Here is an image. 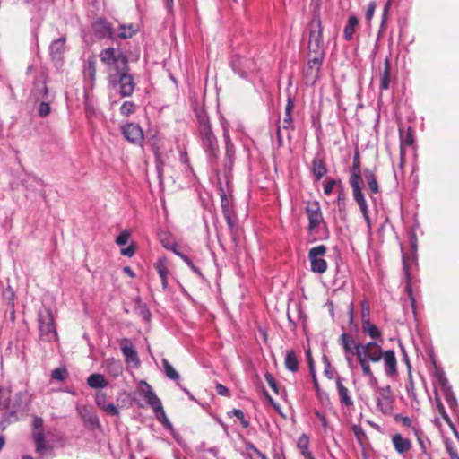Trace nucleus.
Instances as JSON below:
<instances>
[{
	"instance_id": "1",
	"label": "nucleus",
	"mask_w": 459,
	"mask_h": 459,
	"mask_svg": "<svg viewBox=\"0 0 459 459\" xmlns=\"http://www.w3.org/2000/svg\"><path fill=\"white\" fill-rule=\"evenodd\" d=\"M198 132L201 146L210 162L215 161L219 156V145L212 126L206 116H198Z\"/></svg>"
},
{
	"instance_id": "2",
	"label": "nucleus",
	"mask_w": 459,
	"mask_h": 459,
	"mask_svg": "<svg viewBox=\"0 0 459 459\" xmlns=\"http://www.w3.org/2000/svg\"><path fill=\"white\" fill-rule=\"evenodd\" d=\"M100 58L107 67L108 80L125 70H130L126 56L119 48H105L100 53Z\"/></svg>"
},
{
	"instance_id": "3",
	"label": "nucleus",
	"mask_w": 459,
	"mask_h": 459,
	"mask_svg": "<svg viewBox=\"0 0 459 459\" xmlns=\"http://www.w3.org/2000/svg\"><path fill=\"white\" fill-rule=\"evenodd\" d=\"M360 182H361L360 166H359V160H357V157H355L353 164H352L351 175L350 178V185L352 189L353 198L359 207V210H360L362 216L367 223L368 228L370 229L371 221H370V218L368 215V204H367L365 196L362 193Z\"/></svg>"
},
{
	"instance_id": "4",
	"label": "nucleus",
	"mask_w": 459,
	"mask_h": 459,
	"mask_svg": "<svg viewBox=\"0 0 459 459\" xmlns=\"http://www.w3.org/2000/svg\"><path fill=\"white\" fill-rule=\"evenodd\" d=\"M308 50L310 54H325L323 28L319 15H314L309 24Z\"/></svg>"
},
{
	"instance_id": "5",
	"label": "nucleus",
	"mask_w": 459,
	"mask_h": 459,
	"mask_svg": "<svg viewBox=\"0 0 459 459\" xmlns=\"http://www.w3.org/2000/svg\"><path fill=\"white\" fill-rule=\"evenodd\" d=\"M30 403V394L27 391H20L17 392L11 401V406L9 407L8 415H4L3 420L1 421V425H3V429L4 428L5 422H10L12 420H16V414L21 411H25L28 410L29 405Z\"/></svg>"
},
{
	"instance_id": "6",
	"label": "nucleus",
	"mask_w": 459,
	"mask_h": 459,
	"mask_svg": "<svg viewBox=\"0 0 459 459\" xmlns=\"http://www.w3.org/2000/svg\"><path fill=\"white\" fill-rule=\"evenodd\" d=\"M129 71L125 70L108 79L109 85L117 90L122 97H129L134 91V80Z\"/></svg>"
},
{
	"instance_id": "7",
	"label": "nucleus",
	"mask_w": 459,
	"mask_h": 459,
	"mask_svg": "<svg viewBox=\"0 0 459 459\" xmlns=\"http://www.w3.org/2000/svg\"><path fill=\"white\" fill-rule=\"evenodd\" d=\"M38 316L40 338L46 342H52L56 340L57 333L51 310L49 308H45L40 310Z\"/></svg>"
},
{
	"instance_id": "8",
	"label": "nucleus",
	"mask_w": 459,
	"mask_h": 459,
	"mask_svg": "<svg viewBox=\"0 0 459 459\" xmlns=\"http://www.w3.org/2000/svg\"><path fill=\"white\" fill-rule=\"evenodd\" d=\"M230 66L233 72L243 79L248 78L256 70V64L253 58L238 55L232 56Z\"/></svg>"
},
{
	"instance_id": "9",
	"label": "nucleus",
	"mask_w": 459,
	"mask_h": 459,
	"mask_svg": "<svg viewBox=\"0 0 459 459\" xmlns=\"http://www.w3.org/2000/svg\"><path fill=\"white\" fill-rule=\"evenodd\" d=\"M326 253V247L319 245L312 247L308 252L310 269L313 273L322 274L327 270V263L324 259Z\"/></svg>"
},
{
	"instance_id": "10",
	"label": "nucleus",
	"mask_w": 459,
	"mask_h": 459,
	"mask_svg": "<svg viewBox=\"0 0 459 459\" xmlns=\"http://www.w3.org/2000/svg\"><path fill=\"white\" fill-rule=\"evenodd\" d=\"M306 214L308 219V230L313 233H319L320 228H326L318 202L309 204L306 208Z\"/></svg>"
},
{
	"instance_id": "11",
	"label": "nucleus",
	"mask_w": 459,
	"mask_h": 459,
	"mask_svg": "<svg viewBox=\"0 0 459 459\" xmlns=\"http://www.w3.org/2000/svg\"><path fill=\"white\" fill-rule=\"evenodd\" d=\"M43 427V419L34 416L32 420V437L35 442L36 453L39 454L40 457L43 456L44 451L48 448Z\"/></svg>"
},
{
	"instance_id": "12",
	"label": "nucleus",
	"mask_w": 459,
	"mask_h": 459,
	"mask_svg": "<svg viewBox=\"0 0 459 459\" xmlns=\"http://www.w3.org/2000/svg\"><path fill=\"white\" fill-rule=\"evenodd\" d=\"M359 359L373 363L379 362L382 359L384 351L378 342L371 341L362 343V346H359Z\"/></svg>"
},
{
	"instance_id": "13",
	"label": "nucleus",
	"mask_w": 459,
	"mask_h": 459,
	"mask_svg": "<svg viewBox=\"0 0 459 459\" xmlns=\"http://www.w3.org/2000/svg\"><path fill=\"white\" fill-rule=\"evenodd\" d=\"M30 98L35 101L52 100L54 99V95L49 92L46 85V76L44 74H39L35 79L30 92Z\"/></svg>"
},
{
	"instance_id": "14",
	"label": "nucleus",
	"mask_w": 459,
	"mask_h": 459,
	"mask_svg": "<svg viewBox=\"0 0 459 459\" xmlns=\"http://www.w3.org/2000/svg\"><path fill=\"white\" fill-rule=\"evenodd\" d=\"M121 133L133 144L141 145L143 142V131L136 123H126L121 127Z\"/></svg>"
},
{
	"instance_id": "15",
	"label": "nucleus",
	"mask_w": 459,
	"mask_h": 459,
	"mask_svg": "<svg viewBox=\"0 0 459 459\" xmlns=\"http://www.w3.org/2000/svg\"><path fill=\"white\" fill-rule=\"evenodd\" d=\"M136 393L140 394L146 402V403L155 410L162 404L160 399L156 395L152 387L144 380H142L137 387Z\"/></svg>"
},
{
	"instance_id": "16",
	"label": "nucleus",
	"mask_w": 459,
	"mask_h": 459,
	"mask_svg": "<svg viewBox=\"0 0 459 459\" xmlns=\"http://www.w3.org/2000/svg\"><path fill=\"white\" fill-rule=\"evenodd\" d=\"M221 206L228 227L231 230L235 225V213L231 197L228 196L222 186L220 187Z\"/></svg>"
},
{
	"instance_id": "17",
	"label": "nucleus",
	"mask_w": 459,
	"mask_h": 459,
	"mask_svg": "<svg viewBox=\"0 0 459 459\" xmlns=\"http://www.w3.org/2000/svg\"><path fill=\"white\" fill-rule=\"evenodd\" d=\"M120 349L125 358V361L128 365L134 368H138L140 366V359L137 351L129 339L123 338L120 341Z\"/></svg>"
},
{
	"instance_id": "18",
	"label": "nucleus",
	"mask_w": 459,
	"mask_h": 459,
	"mask_svg": "<svg viewBox=\"0 0 459 459\" xmlns=\"http://www.w3.org/2000/svg\"><path fill=\"white\" fill-rule=\"evenodd\" d=\"M393 397L390 391V386L381 387L378 389V395L377 397V405L379 411L384 414H391L393 411Z\"/></svg>"
},
{
	"instance_id": "19",
	"label": "nucleus",
	"mask_w": 459,
	"mask_h": 459,
	"mask_svg": "<svg viewBox=\"0 0 459 459\" xmlns=\"http://www.w3.org/2000/svg\"><path fill=\"white\" fill-rule=\"evenodd\" d=\"M95 403L105 413L114 417H119L120 411L117 405L113 403H108V395L105 392L97 391L95 393Z\"/></svg>"
},
{
	"instance_id": "20",
	"label": "nucleus",
	"mask_w": 459,
	"mask_h": 459,
	"mask_svg": "<svg viewBox=\"0 0 459 459\" xmlns=\"http://www.w3.org/2000/svg\"><path fill=\"white\" fill-rule=\"evenodd\" d=\"M335 385L341 405L348 409L353 408L354 402L349 389L343 385V378L337 376Z\"/></svg>"
},
{
	"instance_id": "21",
	"label": "nucleus",
	"mask_w": 459,
	"mask_h": 459,
	"mask_svg": "<svg viewBox=\"0 0 459 459\" xmlns=\"http://www.w3.org/2000/svg\"><path fill=\"white\" fill-rule=\"evenodd\" d=\"M92 29L94 33L100 38L116 39V29L106 20L98 19L92 24Z\"/></svg>"
},
{
	"instance_id": "22",
	"label": "nucleus",
	"mask_w": 459,
	"mask_h": 459,
	"mask_svg": "<svg viewBox=\"0 0 459 459\" xmlns=\"http://www.w3.org/2000/svg\"><path fill=\"white\" fill-rule=\"evenodd\" d=\"M339 341L345 355H355L357 359H359V351H360L359 346H362L361 342H356L347 333H342Z\"/></svg>"
},
{
	"instance_id": "23",
	"label": "nucleus",
	"mask_w": 459,
	"mask_h": 459,
	"mask_svg": "<svg viewBox=\"0 0 459 459\" xmlns=\"http://www.w3.org/2000/svg\"><path fill=\"white\" fill-rule=\"evenodd\" d=\"M65 37H60L50 44L49 52L56 65H61L63 61L65 50Z\"/></svg>"
},
{
	"instance_id": "24",
	"label": "nucleus",
	"mask_w": 459,
	"mask_h": 459,
	"mask_svg": "<svg viewBox=\"0 0 459 459\" xmlns=\"http://www.w3.org/2000/svg\"><path fill=\"white\" fill-rule=\"evenodd\" d=\"M223 139L225 143V166L230 170L235 160V147L226 126H223Z\"/></svg>"
},
{
	"instance_id": "25",
	"label": "nucleus",
	"mask_w": 459,
	"mask_h": 459,
	"mask_svg": "<svg viewBox=\"0 0 459 459\" xmlns=\"http://www.w3.org/2000/svg\"><path fill=\"white\" fill-rule=\"evenodd\" d=\"M384 370L387 377L397 374V359L393 350H386L383 352Z\"/></svg>"
},
{
	"instance_id": "26",
	"label": "nucleus",
	"mask_w": 459,
	"mask_h": 459,
	"mask_svg": "<svg viewBox=\"0 0 459 459\" xmlns=\"http://www.w3.org/2000/svg\"><path fill=\"white\" fill-rule=\"evenodd\" d=\"M315 56L311 57L307 62V75L311 76L314 81H316L320 73L321 65L325 57V54H314Z\"/></svg>"
},
{
	"instance_id": "27",
	"label": "nucleus",
	"mask_w": 459,
	"mask_h": 459,
	"mask_svg": "<svg viewBox=\"0 0 459 459\" xmlns=\"http://www.w3.org/2000/svg\"><path fill=\"white\" fill-rule=\"evenodd\" d=\"M102 368L108 374H109L114 378H117L119 376H121L124 370L122 362L114 358H108L105 359L102 364Z\"/></svg>"
},
{
	"instance_id": "28",
	"label": "nucleus",
	"mask_w": 459,
	"mask_h": 459,
	"mask_svg": "<svg viewBox=\"0 0 459 459\" xmlns=\"http://www.w3.org/2000/svg\"><path fill=\"white\" fill-rule=\"evenodd\" d=\"M392 444L395 451L400 455L409 452L412 446L411 440L403 437L401 434L392 436Z\"/></svg>"
},
{
	"instance_id": "29",
	"label": "nucleus",
	"mask_w": 459,
	"mask_h": 459,
	"mask_svg": "<svg viewBox=\"0 0 459 459\" xmlns=\"http://www.w3.org/2000/svg\"><path fill=\"white\" fill-rule=\"evenodd\" d=\"M359 26V21L357 16L351 15L348 17L346 24L343 28V39L346 41H351Z\"/></svg>"
},
{
	"instance_id": "30",
	"label": "nucleus",
	"mask_w": 459,
	"mask_h": 459,
	"mask_svg": "<svg viewBox=\"0 0 459 459\" xmlns=\"http://www.w3.org/2000/svg\"><path fill=\"white\" fill-rule=\"evenodd\" d=\"M138 31V27L134 24H119L116 29V39H129L132 38Z\"/></svg>"
},
{
	"instance_id": "31",
	"label": "nucleus",
	"mask_w": 459,
	"mask_h": 459,
	"mask_svg": "<svg viewBox=\"0 0 459 459\" xmlns=\"http://www.w3.org/2000/svg\"><path fill=\"white\" fill-rule=\"evenodd\" d=\"M153 412L155 414L157 420L160 422L164 426V428L168 429L172 435H175V429L171 422L168 419L162 404H160L159 408H155V410H153Z\"/></svg>"
},
{
	"instance_id": "32",
	"label": "nucleus",
	"mask_w": 459,
	"mask_h": 459,
	"mask_svg": "<svg viewBox=\"0 0 459 459\" xmlns=\"http://www.w3.org/2000/svg\"><path fill=\"white\" fill-rule=\"evenodd\" d=\"M361 328L364 333L368 334L373 341L382 342V333L379 328L371 322H366V324L361 325Z\"/></svg>"
},
{
	"instance_id": "33",
	"label": "nucleus",
	"mask_w": 459,
	"mask_h": 459,
	"mask_svg": "<svg viewBox=\"0 0 459 459\" xmlns=\"http://www.w3.org/2000/svg\"><path fill=\"white\" fill-rule=\"evenodd\" d=\"M87 385L91 388L97 389V388L107 387L108 383L103 375L99 374V373H94L88 377Z\"/></svg>"
},
{
	"instance_id": "34",
	"label": "nucleus",
	"mask_w": 459,
	"mask_h": 459,
	"mask_svg": "<svg viewBox=\"0 0 459 459\" xmlns=\"http://www.w3.org/2000/svg\"><path fill=\"white\" fill-rule=\"evenodd\" d=\"M12 389L10 385L0 386V410H9L11 406Z\"/></svg>"
},
{
	"instance_id": "35",
	"label": "nucleus",
	"mask_w": 459,
	"mask_h": 459,
	"mask_svg": "<svg viewBox=\"0 0 459 459\" xmlns=\"http://www.w3.org/2000/svg\"><path fill=\"white\" fill-rule=\"evenodd\" d=\"M155 269L157 270L162 283L163 290H166L168 287V281H167V276L169 273L168 268H167V262L165 258H160L155 263Z\"/></svg>"
},
{
	"instance_id": "36",
	"label": "nucleus",
	"mask_w": 459,
	"mask_h": 459,
	"mask_svg": "<svg viewBox=\"0 0 459 459\" xmlns=\"http://www.w3.org/2000/svg\"><path fill=\"white\" fill-rule=\"evenodd\" d=\"M284 364L287 369L291 372H296L299 369V362L297 356L293 351H287L284 359Z\"/></svg>"
},
{
	"instance_id": "37",
	"label": "nucleus",
	"mask_w": 459,
	"mask_h": 459,
	"mask_svg": "<svg viewBox=\"0 0 459 459\" xmlns=\"http://www.w3.org/2000/svg\"><path fill=\"white\" fill-rule=\"evenodd\" d=\"M312 171L317 180L321 179L327 172L324 161L315 158L312 161Z\"/></svg>"
},
{
	"instance_id": "38",
	"label": "nucleus",
	"mask_w": 459,
	"mask_h": 459,
	"mask_svg": "<svg viewBox=\"0 0 459 459\" xmlns=\"http://www.w3.org/2000/svg\"><path fill=\"white\" fill-rule=\"evenodd\" d=\"M364 177L372 194H377L379 190L375 174L368 169H364Z\"/></svg>"
},
{
	"instance_id": "39",
	"label": "nucleus",
	"mask_w": 459,
	"mask_h": 459,
	"mask_svg": "<svg viewBox=\"0 0 459 459\" xmlns=\"http://www.w3.org/2000/svg\"><path fill=\"white\" fill-rule=\"evenodd\" d=\"M390 85V60L389 58H385V67L383 74L381 75V82H380V90H387Z\"/></svg>"
},
{
	"instance_id": "40",
	"label": "nucleus",
	"mask_w": 459,
	"mask_h": 459,
	"mask_svg": "<svg viewBox=\"0 0 459 459\" xmlns=\"http://www.w3.org/2000/svg\"><path fill=\"white\" fill-rule=\"evenodd\" d=\"M81 416L82 420L88 426L91 428H99L100 426L99 417L95 413H91L87 410H84L81 412Z\"/></svg>"
},
{
	"instance_id": "41",
	"label": "nucleus",
	"mask_w": 459,
	"mask_h": 459,
	"mask_svg": "<svg viewBox=\"0 0 459 459\" xmlns=\"http://www.w3.org/2000/svg\"><path fill=\"white\" fill-rule=\"evenodd\" d=\"M162 366L164 374L171 380L179 379L178 372L169 364L167 359H162Z\"/></svg>"
},
{
	"instance_id": "42",
	"label": "nucleus",
	"mask_w": 459,
	"mask_h": 459,
	"mask_svg": "<svg viewBox=\"0 0 459 459\" xmlns=\"http://www.w3.org/2000/svg\"><path fill=\"white\" fill-rule=\"evenodd\" d=\"M441 391H442L444 397H445L446 403H448V405L451 408L456 406L457 401H456L455 394L452 390V387L450 385H447L446 387L441 388Z\"/></svg>"
},
{
	"instance_id": "43",
	"label": "nucleus",
	"mask_w": 459,
	"mask_h": 459,
	"mask_svg": "<svg viewBox=\"0 0 459 459\" xmlns=\"http://www.w3.org/2000/svg\"><path fill=\"white\" fill-rule=\"evenodd\" d=\"M434 377L437 383L439 385L440 389L449 385L448 379L446 378V374L442 369L436 368Z\"/></svg>"
},
{
	"instance_id": "44",
	"label": "nucleus",
	"mask_w": 459,
	"mask_h": 459,
	"mask_svg": "<svg viewBox=\"0 0 459 459\" xmlns=\"http://www.w3.org/2000/svg\"><path fill=\"white\" fill-rule=\"evenodd\" d=\"M351 429L357 441L362 446L367 438V435L363 428L360 425H353Z\"/></svg>"
},
{
	"instance_id": "45",
	"label": "nucleus",
	"mask_w": 459,
	"mask_h": 459,
	"mask_svg": "<svg viewBox=\"0 0 459 459\" xmlns=\"http://www.w3.org/2000/svg\"><path fill=\"white\" fill-rule=\"evenodd\" d=\"M358 361L359 363V366L361 367L363 376L368 377L370 379L376 381V378L373 376V373H372V370H371V368L369 365L370 361H367V360L361 359H358Z\"/></svg>"
},
{
	"instance_id": "46",
	"label": "nucleus",
	"mask_w": 459,
	"mask_h": 459,
	"mask_svg": "<svg viewBox=\"0 0 459 459\" xmlns=\"http://www.w3.org/2000/svg\"><path fill=\"white\" fill-rule=\"evenodd\" d=\"M230 417L235 416L239 420L243 428L247 429L249 427V421L246 420L244 412L239 409H234L228 413Z\"/></svg>"
},
{
	"instance_id": "47",
	"label": "nucleus",
	"mask_w": 459,
	"mask_h": 459,
	"mask_svg": "<svg viewBox=\"0 0 459 459\" xmlns=\"http://www.w3.org/2000/svg\"><path fill=\"white\" fill-rule=\"evenodd\" d=\"M135 110V104L132 101H124L120 107V113L124 117H129Z\"/></svg>"
},
{
	"instance_id": "48",
	"label": "nucleus",
	"mask_w": 459,
	"mask_h": 459,
	"mask_svg": "<svg viewBox=\"0 0 459 459\" xmlns=\"http://www.w3.org/2000/svg\"><path fill=\"white\" fill-rule=\"evenodd\" d=\"M68 376V372L65 368H55L51 372V377L56 381H64Z\"/></svg>"
},
{
	"instance_id": "49",
	"label": "nucleus",
	"mask_w": 459,
	"mask_h": 459,
	"mask_svg": "<svg viewBox=\"0 0 459 459\" xmlns=\"http://www.w3.org/2000/svg\"><path fill=\"white\" fill-rule=\"evenodd\" d=\"M366 322L370 321V308L369 305L367 301L363 300L361 302V325L366 324Z\"/></svg>"
},
{
	"instance_id": "50",
	"label": "nucleus",
	"mask_w": 459,
	"mask_h": 459,
	"mask_svg": "<svg viewBox=\"0 0 459 459\" xmlns=\"http://www.w3.org/2000/svg\"><path fill=\"white\" fill-rule=\"evenodd\" d=\"M95 65H96V63H95V60L93 57L88 59L85 73L89 76L91 81H94V79H95V74H96Z\"/></svg>"
},
{
	"instance_id": "51",
	"label": "nucleus",
	"mask_w": 459,
	"mask_h": 459,
	"mask_svg": "<svg viewBox=\"0 0 459 459\" xmlns=\"http://www.w3.org/2000/svg\"><path fill=\"white\" fill-rule=\"evenodd\" d=\"M50 100H39V115L40 117H46L50 113V106H49Z\"/></svg>"
},
{
	"instance_id": "52",
	"label": "nucleus",
	"mask_w": 459,
	"mask_h": 459,
	"mask_svg": "<svg viewBox=\"0 0 459 459\" xmlns=\"http://www.w3.org/2000/svg\"><path fill=\"white\" fill-rule=\"evenodd\" d=\"M323 363L325 366V368H324L325 376L327 378L332 379L333 377V371L331 363L326 356H323Z\"/></svg>"
},
{
	"instance_id": "53",
	"label": "nucleus",
	"mask_w": 459,
	"mask_h": 459,
	"mask_svg": "<svg viewBox=\"0 0 459 459\" xmlns=\"http://www.w3.org/2000/svg\"><path fill=\"white\" fill-rule=\"evenodd\" d=\"M297 446L300 450H305L309 447V437L307 434H302L297 442Z\"/></svg>"
},
{
	"instance_id": "54",
	"label": "nucleus",
	"mask_w": 459,
	"mask_h": 459,
	"mask_svg": "<svg viewBox=\"0 0 459 459\" xmlns=\"http://www.w3.org/2000/svg\"><path fill=\"white\" fill-rule=\"evenodd\" d=\"M130 232L128 230L122 231L116 238V243L118 246H124L128 242Z\"/></svg>"
},
{
	"instance_id": "55",
	"label": "nucleus",
	"mask_w": 459,
	"mask_h": 459,
	"mask_svg": "<svg viewBox=\"0 0 459 459\" xmlns=\"http://www.w3.org/2000/svg\"><path fill=\"white\" fill-rule=\"evenodd\" d=\"M446 450L448 453L451 459H459V455H458L456 449L452 442H450V441L446 442Z\"/></svg>"
},
{
	"instance_id": "56",
	"label": "nucleus",
	"mask_w": 459,
	"mask_h": 459,
	"mask_svg": "<svg viewBox=\"0 0 459 459\" xmlns=\"http://www.w3.org/2000/svg\"><path fill=\"white\" fill-rule=\"evenodd\" d=\"M338 181L335 180V179H330L326 182V184L324 186V194L326 195H329L334 186L337 185Z\"/></svg>"
},
{
	"instance_id": "57",
	"label": "nucleus",
	"mask_w": 459,
	"mask_h": 459,
	"mask_svg": "<svg viewBox=\"0 0 459 459\" xmlns=\"http://www.w3.org/2000/svg\"><path fill=\"white\" fill-rule=\"evenodd\" d=\"M337 205H338L340 212L345 210L346 200H345V195H344L342 189H340V191H339V195L337 197Z\"/></svg>"
},
{
	"instance_id": "58",
	"label": "nucleus",
	"mask_w": 459,
	"mask_h": 459,
	"mask_svg": "<svg viewBox=\"0 0 459 459\" xmlns=\"http://www.w3.org/2000/svg\"><path fill=\"white\" fill-rule=\"evenodd\" d=\"M264 378L267 382V384L269 385V386L275 392V393H278V388H277V383L273 377V376L270 373H266L264 375Z\"/></svg>"
},
{
	"instance_id": "59",
	"label": "nucleus",
	"mask_w": 459,
	"mask_h": 459,
	"mask_svg": "<svg viewBox=\"0 0 459 459\" xmlns=\"http://www.w3.org/2000/svg\"><path fill=\"white\" fill-rule=\"evenodd\" d=\"M375 10H376L375 2H370L368 5V8L366 10V14H365L367 21H368V22L371 21L372 17L374 16Z\"/></svg>"
},
{
	"instance_id": "60",
	"label": "nucleus",
	"mask_w": 459,
	"mask_h": 459,
	"mask_svg": "<svg viewBox=\"0 0 459 459\" xmlns=\"http://www.w3.org/2000/svg\"><path fill=\"white\" fill-rule=\"evenodd\" d=\"M216 392L219 395L229 397L230 395L229 389L222 384L216 385Z\"/></svg>"
},
{
	"instance_id": "61",
	"label": "nucleus",
	"mask_w": 459,
	"mask_h": 459,
	"mask_svg": "<svg viewBox=\"0 0 459 459\" xmlns=\"http://www.w3.org/2000/svg\"><path fill=\"white\" fill-rule=\"evenodd\" d=\"M309 370H310V374H311V377H312L314 386H315L316 389H318L319 384H318V381H317V378H316V372H315V369H314L313 361H312V359L310 357H309Z\"/></svg>"
},
{
	"instance_id": "62",
	"label": "nucleus",
	"mask_w": 459,
	"mask_h": 459,
	"mask_svg": "<svg viewBox=\"0 0 459 459\" xmlns=\"http://www.w3.org/2000/svg\"><path fill=\"white\" fill-rule=\"evenodd\" d=\"M135 252V248L133 245L128 246L126 248L121 249V254L127 257H132Z\"/></svg>"
},
{
	"instance_id": "63",
	"label": "nucleus",
	"mask_w": 459,
	"mask_h": 459,
	"mask_svg": "<svg viewBox=\"0 0 459 459\" xmlns=\"http://www.w3.org/2000/svg\"><path fill=\"white\" fill-rule=\"evenodd\" d=\"M395 420L401 421L404 426L409 427L411 425V420L407 416L396 415Z\"/></svg>"
},
{
	"instance_id": "64",
	"label": "nucleus",
	"mask_w": 459,
	"mask_h": 459,
	"mask_svg": "<svg viewBox=\"0 0 459 459\" xmlns=\"http://www.w3.org/2000/svg\"><path fill=\"white\" fill-rule=\"evenodd\" d=\"M294 108V102L290 96L288 97L287 104L285 107V114H291V111Z\"/></svg>"
}]
</instances>
